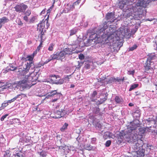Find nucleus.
Here are the masks:
<instances>
[{"label":"nucleus","instance_id":"f257e3e1","mask_svg":"<svg viewBox=\"0 0 157 157\" xmlns=\"http://www.w3.org/2000/svg\"><path fill=\"white\" fill-rule=\"evenodd\" d=\"M112 26H110L108 27L107 24H105L103 27L100 29L97 33H92L88 40L89 44L93 40H98L99 39L100 40L101 39L103 43H109L111 46H114V48H115L117 46L116 50H119L123 44L118 42L120 38L117 34L118 32L115 27Z\"/></svg>","mask_w":157,"mask_h":157},{"label":"nucleus","instance_id":"f03ea898","mask_svg":"<svg viewBox=\"0 0 157 157\" xmlns=\"http://www.w3.org/2000/svg\"><path fill=\"white\" fill-rule=\"evenodd\" d=\"M34 54L28 56L26 58L27 61L23 63V69L19 68L18 71L19 74L23 76L25 78L23 80L20 81L19 85L23 89L28 88L31 85V82L34 81L32 75L35 71V67L34 63L33 61L34 58Z\"/></svg>","mask_w":157,"mask_h":157},{"label":"nucleus","instance_id":"7ed1b4c3","mask_svg":"<svg viewBox=\"0 0 157 157\" xmlns=\"http://www.w3.org/2000/svg\"><path fill=\"white\" fill-rule=\"evenodd\" d=\"M127 1V0H125ZM136 0H128L127 2L123 3V2H120L119 4V6L120 9L122 10L124 6L125 5H132L133 7L132 10H139L142 9L141 7L145 8L152 1H154L155 0H138L136 3H135V1Z\"/></svg>","mask_w":157,"mask_h":157},{"label":"nucleus","instance_id":"20e7f679","mask_svg":"<svg viewBox=\"0 0 157 157\" xmlns=\"http://www.w3.org/2000/svg\"><path fill=\"white\" fill-rule=\"evenodd\" d=\"M136 126L132 128L131 123L127 127V130L124 132L122 136L124 139L132 140L134 142H136L137 140L138 137L136 135H135V131L133 128H135Z\"/></svg>","mask_w":157,"mask_h":157},{"label":"nucleus","instance_id":"39448f33","mask_svg":"<svg viewBox=\"0 0 157 157\" xmlns=\"http://www.w3.org/2000/svg\"><path fill=\"white\" fill-rule=\"evenodd\" d=\"M131 123L132 128L134 127L135 126L136 127L135 128H133V130L135 131V135H136L138 137L137 143L136 144V145L137 147L139 146V143H140L141 144H143V141L141 139V138L143 134L144 133L145 130L142 128H139L138 125L135 124L133 122H132Z\"/></svg>","mask_w":157,"mask_h":157},{"label":"nucleus","instance_id":"423d86ee","mask_svg":"<svg viewBox=\"0 0 157 157\" xmlns=\"http://www.w3.org/2000/svg\"><path fill=\"white\" fill-rule=\"evenodd\" d=\"M154 56H149L148 57L147 63H145V65L144 66L145 72L147 73H153L154 69L157 68V66L154 65V63L151 60L153 59Z\"/></svg>","mask_w":157,"mask_h":157},{"label":"nucleus","instance_id":"0eeeda50","mask_svg":"<svg viewBox=\"0 0 157 157\" xmlns=\"http://www.w3.org/2000/svg\"><path fill=\"white\" fill-rule=\"evenodd\" d=\"M141 10H136L134 13H132V11L128 13L127 12H125L124 14V16L126 17H130V19H132L134 18H138L142 17V12Z\"/></svg>","mask_w":157,"mask_h":157},{"label":"nucleus","instance_id":"6e6552de","mask_svg":"<svg viewBox=\"0 0 157 157\" xmlns=\"http://www.w3.org/2000/svg\"><path fill=\"white\" fill-rule=\"evenodd\" d=\"M119 80L120 79H119V78L118 77L115 78L113 77H112L109 78H106L105 79L101 80V82L102 83H104V84L108 83L117 84L118 82L119 83ZM101 85H102L103 83Z\"/></svg>","mask_w":157,"mask_h":157},{"label":"nucleus","instance_id":"1a4fd4ad","mask_svg":"<svg viewBox=\"0 0 157 157\" xmlns=\"http://www.w3.org/2000/svg\"><path fill=\"white\" fill-rule=\"evenodd\" d=\"M62 96V94L57 92V90H52L46 94L45 98L48 99L51 97H57V98H60Z\"/></svg>","mask_w":157,"mask_h":157},{"label":"nucleus","instance_id":"9d476101","mask_svg":"<svg viewBox=\"0 0 157 157\" xmlns=\"http://www.w3.org/2000/svg\"><path fill=\"white\" fill-rule=\"evenodd\" d=\"M76 47H73L72 46H69L67 48L64 49L63 51L64 52V53L65 55H72L74 51H75Z\"/></svg>","mask_w":157,"mask_h":157},{"label":"nucleus","instance_id":"9b49d317","mask_svg":"<svg viewBox=\"0 0 157 157\" xmlns=\"http://www.w3.org/2000/svg\"><path fill=\"white\" fill-rule=\"evenodd\" d=\"M106 18L107 20H108L109 21L111 22H113L115 19L114 13L111 12L108 13L106 16Z\"/></svg>","mask_w":157,"mask_h":157},{"label":"nucleus","instance_id":"f8f14e48","mask_svg":"<svg viewBox=\"0 0 157 157\" xmlns=\"http://www.w3.org/2000/svg\"><path fill=\"white\" fill-rule=\"evenodd\" d=\"M65 111L64 110H62V112L59 111H57L55 113V115L52 117L54 118H60L65 115Z\"/></svg>","mask_w":157,"mask_h":157},{"label":"nucleus","instance_id":"ddd939ff","mask_svg":"<svg viewBox=\"0 0 157 157\" xmlns=\"http://www.w3.org/2000/svg\"><path fill=\"white\" fill-rule=\"evenodd\" d=\"M51 79L52 80V83L56 85H61L63 84L64 82L63 79H62V78H60L56 79H55V78H52Z\"/></svg>","mask_w":157,"mask_h":157},{"label":"nucleus","instance_id":"4468645a","mask_svg":"<svg viewBox=\"0 0 157 157\" xmlns=\"http://www.w3.org/2000/svg\"><path fill=\"white\" fill-rule=\"evenodd\" d=\"M148 122H150L151 123L154 124V125L153 126V127H155V129L154 130V132L157 134V117L156 118V120H152L150 118L147 120Z\"/></svg>","mask_w":157,"mask_h":157},{"label":"nucleus","instance_id":"2eb2a0df","mask_svg":"<svg viewBox=\"0 0 157 157\" xmlns=\"http://www.w3.org/2000/svg\"><path fill=\"white\" fill-rule=\"evenodd\" d=\"M28 8V6L23 3L16 6L15 7V10H25Z\"/></svg>","mask_w":157,"mask_h":157},{"label":"nucleus","instance_id":"dca6fc26","mask_svg":"<svg viewBox=\"0 0 157 157\" xmlns=\"http://www.w3.org/2000/svg\"><path fill=\"white\" fill-rule=\"evenodd\" d=\"M49 14L48 15V17L45 20H43L40 23L42 26V28H44L45 24L48 28L49 26V24L48 22V19L49 18Z\"/></svg>","mask_w":157,"mask_h":157},{"label":"nucleus","instance_id":"f3484780","mask_svg":"<svg viewBox=\"0 0 157 157\" xmlns=\"http://www.w3.org/2000/svg\"><path fill=\"white\" fill-rule=\"evenodd\" d=\"M60 149H63L64 152L65 154H66L69 152L71 149V147H69L66 145L62 146L59 147Z\"/></svg>","mask_w":157,"mask_h":157},{"label":"nucleus","instance_id":"a211bd4d","mask_svg":"<svg viewBox=\"0 0 157 157\" xmlns=\"http://www.w3.org/2000/svg\"><path fill=\"white\" fill-rule=\"evenodd\" d=\"M44 28H42V26L40 23H39L37 25V30L39 31L40 32V37L41 40L43 39V35L44 34Z\"/></svg>","mask_w":157,"mask_h":157},{"label":"nucleus","instance_id":"6ab92c4d","mask_svg":"<svg viewBox=\"0 0 157 157\" xmlns=\"http://www.w3.org/2000/svg\"><path fill=\"white\" fill-rule=\"evenodd\" d=\"M13 157H23V154L20 151H18L17 152H13Z\"/></svg>","mask_w":157,"mask_h":157},{"label":"nucleus","instance_id":"aec40b11","mask_svg":"<svg viewBox=\"0 0 157 157\" xmlns=\"http://www.w3.org/2000/svg\"><path fill=\"white\" fill-rule=\"evenodd\" d=\"M58 57L60 58L59 59L62 60L63 59L65 58L66 55L64 53V52L63 51H61L59 52H58Z\"/></svg>","mask_w":157,"mask_h":157},{"label":"nucleus","instance_id":"412c9836","mask_svg":"<svg viewBox=\"0 0 157 157\" xmlns=\"http://www.w3.org/2000/svg\"><path fill=\"white\" fill-rule=\"evenodd\" d=\"M114 100L117 103H121L123 101V99L121 97L119 96H116Z\"/></svg>","mask_w":157,"mask_h":157},{"label":"nucleus","instance_id":"4be33fe9","mask_svg":"<svg viewBox=\"0 0 157 157\" xmlns=\"http://www.w3.org/2000/svg\"><path fill=\"white\" fill-rule=\"evenodd\" d=\"M107 98V96L106 95L104 98H101L100 100H98L97 102V103L98 105H99L103 103L106 100Z\"/></svg>","mask_w":157,"mask_h":157},{"label":"nucleus","instance_id":"5701e85b","mask_svg":"<svg viewBox=\"0 0 157 157\" xmlns=\"http://www.w3.org/2000/svg\"><path fill=\"white\" fill-rule=\"evenodd\" d=\"M51 57L52 59H59L60 58L58 57V52H54V53L52 55H51Z\"/></svg>","mask_w":157,"mask_h":157},{"label":"nucleus","instance_id":"b1692460","mask_svg":"<svg viewBox=\"0 0 157 157\" xmlns=\"http://www.w3.org/2000/svg\"><path fill=\"white\" fill-rule=\"evenodd\" d=\"M97 94V93L96 91H94L93 92L90 98L91 101H95L96 99L95 98V96H96Z\"/></svg>","mask_w":157,"mask_h":157},{"label":"nucleus","instance_id":"393cba45","mask_svg":"<svg viewBox=\"0 0 157 157\" xmlns=\"http://www.w3.org/2000/svg\"><path fill=\"white\" fill-rule=\"evenodd\" d=\"M73 73L71 75H67L65 76L63 78H62V79H63V80H64V82H69L70 78L71 77L72 75L73 74Z\"/></svg>","mask_w":157,"mask_h":157},{"label":"nucleus","instance_id":"a878e982","mask_svg":"<svg viewBox=\"0 0 157 157\" xmlns=\"http://www.w3.org/2000/svg\"><path fill=\"white\" fill-rule=\"evenodd\" d=\"M68 126V124L67 123H65L60 128V130L62 132H64L66 130Z\"/></svg>","mask_w":157,"mask_h":157},{"label":"nucleus","instance_id":"bb28decb","mask_svg":"<svg viewBox=\"0 0 157 157\" xmlns=\"http://www.w3.org/2000/svg\"><path fill=\"white\" fill-rule=\"evenodd\" d=\"M73 42L74 43L72 44L73 45L72 46L73 47H76V48H77L79 44V41L78 39H77Z\"/></svg>","mask_w":157,"mask_h":157},{"label":"nucleus","instance_id":"cd10ccee","mask_svg":"<svg viewBox=\"0 0 157 157\" xmlns=\"http://www.w3.org/2000/svg\"><path fill=\"white\" fill-rule=\"evenodd\" d=\"M78 31L77 29L76 28H74L71 30L70 31V36H72L76 34Z\"/></svg>","mask_w":157,"mask_h":157},{"label":"nucleus","instance_id":"c85d7f7f","mask_svg":"<svg viewBox=\"0 0 157 157\" xmlns=\"http://www.w3.org/2000/svg\"><path fill=\"white\" fill-rule=\"evenodd\" d=\"M138 86V84H134L131 86L129 90V91H131L134 89L136 88Z\"/></svg>","mask_w":157,"mask_h":157},{"label":"nucleus","instance_id":"c756f323","mask_svg":"<svg viewBox=\"0 0 157 157\" xmlns=\"http://www.w3.org/2000/svg\"><path fill=\"white\" fill-rule=\"evenodd\" d=\"M8 67L10 71H14L17 69V67L14 66L13 64H10Z\"/></svg>","mask_w":157,"mask_h":157},{"label":"nucleus","instance_id":"7c9ffc66","mask_svg":"<svg viewBox=\"0 0 157 157\" xmlns=\"http://www.w3.org/2000/svg\"><path fill=\"white\" fill-rule=\"evenodd\" d=\"M24 11L22 12L23 14L25 15L26 16H29L31 14L30 10H24Z\"/></svg>","mask_w":157,"mask_h":157},{"label":"nucleus","instance_id":"2f4dec72","mask_svg":"<svg viewBox=\"0 0 157 157\" xmlns=\"http://www.w3.org/2000/svg\"><path fill=\"white\" fill-rule=\"evenodd\" d=\"M86 149L88 150H91L93 148V147L90 145L87 144L85 146Z\"/></svg>","mask_w":157,"mask_h":157},{"label":"nucleus","instance_id":"473e14b6","mask_svg":"<svg viewBox=\"0 0 157 157\" xmlns=\"http://www.w3.org/2000/svg\"><path fill=\"white\" fill-rule=\"evenodd\" d=\"M140 114V112L139 110H136L134 113V115H135L136 117H139Z\"/></svg>","mask_w":157,"mask_h":157},{"label":"nucleus","instance_id":"72a5a7b5","mask_svg":"<svg viewBox=\"0 0 157 157\" xmlns=\"http://www.w3.org/2000/svg\"><path fill=\"white\" fill-rule=\"evenodd\" d=\"M54 44H50L49 45L48 48V50L49 51H52L53 49Z\"/></svg>","mask_w":157,"mask_h":157},{"label":"nucleus","instance_id":"f704fd0d","mask_svg":"<svg viewBox=\"0 0 157 157\" xmlns=\"http://www.w3.org/2000/svg\"><path fill=\"white\" fill-rule=\"evenodd\" d=\"M94 112L95 113L97 114L100 115V109L98 107H96L94 109Z\"/></svg>","mask_w":157,"mask_h":157},{"label":"nucleus","instance_id":"c9c22d12","mask_svg":"<svg viewBox=\"0 0 157 157\" xmlns=\"http://www.w3.org/2000/svg\"><path fill=\"white\" fill-rule=\"evenodd\" d=\"M8 87L6 86H2L1 87H0V93H2V91H4V90Z\"/></svg>","mask_w":157,"mask_h":157},{"label":"nucleus","instance_id":"e433bc0d","mask_svg":"<svg viewBox=\"0 0 157 157\" xmlns=\"http://www.w3.org/2000/svg\"><path fill=\"white\" fill-rule=\"evenodd\" d=\"M40 155L43 157H44L46 155L47 153L45 151H42V152H40Z\"/></svg>","mask_w":157,"mask_h":157},{"label":"nucleus","instance_id":"4c0bfd02","mask_svg":"<svg viewBox=\"0 0 157 157\" xmlns=\"http://www.w3.org/2000/svg\"><path fill=\"white\" fill-rule=\"evenodd\" d=\"M81 0H77L73 4V6L74 7V8H75V6L77 5L80 3Z\"/></svg>","mask_w":157,"mask_h":157},{"label":"nucleus","instance_id":"58836bf2","mask_svg":"<svg viewBox=\"0 0 157 157\" xmlns=\"http://www.w3.org/2000/svg\"><path fill=\"white\" fill-rule=\"evenodd\" d=\"M137 46L136 44H134L133 45V46L129 48V50L130 51H133L135 49L137 48Z\"/></svg>","mask_w":157,"mask_h":157},{"label":"nucleus","instance_id":"ea45409f","mask_svg":"<svg viewBox=\"0 0 157 157\" xmlns=\"http://www.w3.org/2000/svg\"><path fill=\"white\" fill-rule=\"evenodd\" d=\"M111 142L110 140L107 141L105 144L106 147H108L110 146L111 144Z\"/></svg>","mask_w":157,"mask_h":157},{"label":"nucleus","instance_id":"a19ab883","mask_svg":"<svg viewBox=\"0 0 157 157\" xmlns=\"http://www.w3.org/2000/svg\"><path fill=\"white\" fill-rule=\"evenodd\" d=\"M52 59H51V56L48 59H47L43 63V64H46L47 63H48L51 60H52Z\"/></svg>","mask_w":157,"mask_h":157},{"label":"nucleus","instance_id":"79ce46f5","mask_svg":"<svg viewBox=\"0 0 157 157\" xmlns=\"http://www.w3.org/2000/svg\"><path fill=\"white\" fill-rule=\"evenodd\" d=\"M51 77L53 78H55V79H57L59 78H60L59 76L58 75H52L50 76Z\"/></svg>","mask_w":157,"mask_h":157},{"label":"nucleus","instance_id":"37998d69","mask_svg":"<svg viewBox=\"0 0 157 157\" xmlns=\"http://www.w3.org/2000/svg\"><path fill=\"white\" fill-rule=\"evenodd\" d=\"M8 105V102L7 101H5L4 102L2 103V106L4 108L5 107H6Z\"/></svg>","mask_w":157,"mask_h":157},{"label":"nucleus","instance_id":"c03bdc74","mask_svg":"<svg viewBox=\"0 0 157 157\" xmlns=\"http://www.w3.org/2000/svg\"><path fill=\"white\" fill-rule=\"evenodd\" d=\"M9 71H10V70L9 68V67L8 66L5 69L3 70H2V71L4 73H6L8 72Z\"/></svg>","mask_w":157,"mask_h":157},{"label":"nucleus","instance_id":"a18cd8bd","mask_svg":"<svg viewBox=\"0 0 157 157\" xmlns=\"http://www.w3.org/2000/svg\"><path fill=\"white\" fill-rule=\"evenodd\" d=\"M135 72L134 71H128V74L129 75H133Z\"/></svg>","mask_w":157,"mask_h":157},{"label":"nucleus","instance_id":"49530a36","mask_svg":"<svg viewBox=\"0 0 157 157\" xmlns=\"http://www.w3.org/2000/svg\"><path fill=\"white\" fill-rule=\"evenodd\" d=\"M8 116V114H6L4 116H3L1 118V120L2 121H3L4 119Z\"/></svg>","mask_w":157,"mask_h":157},{"label":"nucleus","instance_id":"de8ad7c7","mask_svg":"<svg viewBox=\"0 0 157 157\" xmlns=\"http://www.w3.org/2000/svg\"><path fill=\"white\" fill-rule=\"evenodd\" d=\"M101 124L99 123H97L96 125V128H98V129H100L101 128Z\"/></svg>","mask_w":157,"mask_h":157},{"label":"nucleus","instance_id":"09e8293b","mask_svg":"<svg viewBox=\"0 0 157 157\" xmlns=\"http://www.w3.org/2000/svg\"><path fill=\"white\" fill-rule=\"evenodd\" d=\"M23 94H18L16 96L17 98V100H20L22 98V96L21 95Z\"/></svg>","mask_w":157,"mask_h":157},{"label":"nucleus","instance_id":"8fccbe9b","mask_svg":"<svg viewBox=\"0 0 157 157\" xmlns=\"http://www.w3.org/2000/svg\"><path fill=\"white\" fill-rule=\"evenodd\" d=\"M96 141V139L95 138H93L91 139V143L92 144H94Z\"/></svg>","mask_w":157,"mask_h":157},{"label":"nucleus","instance_id":"3c124183","mask_svg":"<svg viewBox=\"0 0 157 157\" xmlns=\"http://www.w3.org/2000/svg\"><path fill=\"white\" fill-rule=\"evenodd\" d=\"M154 49L157 50V41H156L154 44Z\"/></svg>","mask_w":157,"mask_h":157},{"label":"nucleus","instance_id":"603ef678","mask_svg":"<svg viewBox=\"0 0 157 157\" xmlns=\"http://www.w3.org/2000/svg\"><path fill=\"white\" fill-rule=\"evenodd\" d=\"M84 56L82 54H80L79 56V59H80L82 60V59H84Z\"/></svg>","mask_w":157,"mask_h":157},{"label":"nucleus","instance_id":"864d4df0","mask_svg":"<svg viewBox=\"0 0 157 157\" xmlns=\"http://www.w3.org/2000/svg\"><path fill=\"white\" fill-rule=\"evenodd\" d=\"M5 86L4 83L2 82H0V87H1L2 86ZM5 86H6L8 87L6 89L8 88L9 87V86H7V85H5Z\"/></svg>","mask_w":157,"mask_h":157},{"label":"nucleus","instance_id":"5fc2aeb1","mask_svg":"<svg viewBox=\"0 0 157 157\" xmlns=\"http://www.w3.org/2000/svg\"><path fill=\"white\" fill-rule=\"evenodd\" d=\"M23 19L25 21H28V17L27 16H25L23 17Z\"/></svg>","mask_w":157,"mask_h":157},{"label":"nucleus","instance_id":"6e6d98bb","mask_svg":"<svg viewBox=\"0 0 157 157\" xmlns=\"http://www.w3.org/2000/svg\"><path fill=\"white\" fill-rule=\"evenodd\" d=\"M55 98H54V99H53L52 100V102H54L57 101V100L59 99V98H57V97H54Z\"/></svg>","mask_w":157,"mask_h":157},{"label":"nucleus","instance_id":"4d7b16f0","mask_svg":"<svg viewBox=\"0 0 157 157\" xmlns=\"http://www.w3.org/2000/svg\"><path fill=\"white\" fill-rule=\"evenodd\" d=\"M44 65V64H43V63H39L38 64L37 67H40L42 66H43Z\"/></svg>","mask_w":157,"mask_h":157},{"label":"nucleus","instance_id":"13d9d810","mask_svg":"<svg viewBox=\"0 0 157 157\" xmlns=\"http://www.w3.org/2000/svg\"><path fill=\"white\" fill-rule=\"evenodd\" d=\"M119 79H120V80H119V82H120V81H123L124 80V77L122 78L121 77V78H119Z\"/></svg>","mask_w":157,"mask_h":157},{"label":"nucleus","instance_id":"bf43d9fd","mask_svg":"<svg viewBox=\"0 0 157 157\" xmlns=\"http://www.w3.org/2000/svg\"><path fill=\"white\" fill-rule=\"evenodd\" d=\"M13 102V101L12 100V99H11V100H8L7 101V102H8V103H11Z\"/></svg>","mask_w":157,"mask_h":157},{"label":"nucleus","instance_id":"052dcab7","mask_svg":"<svg viewBox=\"0 0 157 157\" xmlns=\"http://www.w3.org/2000/svg\"><path fill=\"white\" fill-rule=\"evenodd\" d=\"M12 99V100L13 101H14L15 100H17V96H16L14 98H13Z\"/></svg>","mask_w":157,"mask_h":157},{"label":"nucleus","instance_id":"680f3d73","mask_svg":"<svg viewBox=\"0 0 157 157\" xmlns=\"http://www.w3.org/2000/svg\"><path fill=\"white\" fill-rule=\"evenodd\" d=\"M129 105L130 106H132L133 105V104L132 103H130L129 104Z\"/></svg>","mask_w":157,"mask_h":157},{"label":"nucleus","instance_id":"e2e57ef3","mask_svg":"<svg viewBox=\"0 0 157 157\" xmlns=\"http://www.w3.org/2000/svg\"><path fill=\"white\" fill-rule=\"evenodd\" d=\"M75 86V85L73 84H71V88H73Z\"/></svg>","mask_w":157,"mask_h":157},{"label":"nucleus","instance_id":"0e129e2a","mask_svg":"<svg viewBox=\"0 0 157 157\" xmlns=\"http://www.w3.org/2000/svg\"><path fill=\"white\" fill-rule=\"evenodd\" d=\"M75 148L73 147H71V150H72V151H74L75 150Z\"/></svg>","mask_w":157,"mask_h":157},{"label":"nucleus","instance_id":"69168bd1","mask_svg":"<svg viewBox=\"0 0 157 157\" xmlns=\"http://www.w3.org/2000/svg\"><path fill=\"white\" fill-rule=\"evenodd\" d=\"M4 108H3V107H2V106H1L0 107V110H2Z\"/></svg>","mask_w":157,"mask_h":157},{"label":"nucleus","instance_id":"338daca9","mask_svg":"<svg viewBox=\"0 0 157 157\" xmlns=\"http://www.w3.org/2000/svg\"><path fill=\"white\" fill-rule=\"evenodd\" d=\"M148 21H152L153 20V19H149V18L147 20Z\"/></svg>","mask_w":157,"mask_h":157},{"label":"nucleus","instance_id":"774afa93","mask_svg":"<svg viewBox=\"0 0 157 157\" xmlns=\"http://www.w3.org/2000/svg\"><path fill=\"white\" fill-rule=\"evenodd\" d=\"M155 85L156 86H157V78L156 80V82L155 84Z\"/></svg>","mask_w":157,"mask_h":157}]
</instances>
